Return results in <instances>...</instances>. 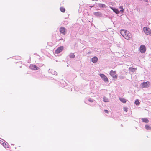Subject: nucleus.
Segmentation results:
<instances>
[{"label":"nucleus","instance_id":"13","mask_svg":"<svg viewBox=\"0 0 151 151\" xmlns=\"http://www.w3.org/2000/svg\"><path fill=\"white\" fill-rule=\"evenodd\" d=\"M93 14L99 17H101L102 16L101 13L100 12H94V13Z\"/></svg>","mask_w":151,"mask_h":151},{"label":"nucleus","instance_id":"2","mask_svg":"<svg viewBox=\"0 0 151 151\" xmlns=\"http://www.w3.org/2000/svg\"><path fill=\"white\" fill-rule=\"evenodd\" d=\"M143 30L145 34L151 36V29L147 27H144Z\"/></svg>","mask_w":151,"mask_h":151},{"label":"nucleus","instance_id":"27","mask_svg":"<svg viewBox=\"0 0 151 151\" xmlns=\"http://www.w3.org/2000/svg\"><path fill=\"white\" fill-rule=\"evenodd\" d=\"M3 143H4V142L1 140V139H0V143L2 144Z\"/></svg>","mask_w":151,"mask_h":151},{"label":"nucleus","instance_id":"19","mask_svg":"<svg viewBox=\"0 0 151 151\" xmlns=\"http://www.w3.org/2000/svg\"><path fill=\"white\" fill-rule=\"evenodd\" d=\"M119 8L121 9L119 11L121 13H123L124 12V9L123 8V6H120L119 7Z\"/></svg>","mask_w":151,"mask_h":151},{"label":"nucleus","instance_id":"20","mask_svg":"<svg viewBox=\"0 0 151 151\" xmlns=\"http://www.w3.org/2000/svg\"><path fill=\"white\" fill-rule=\"evenodd\" d=\"M103 101L105 102H109V101L108 98L104 97H103Z\"/></svg>","mask_w":151,"mask_h":151},{"label":"nucleus","instance_id":"16","mask_svg":"<svg viewBox=\"0 0 151 151\" xmlns=\"http://www.w3.org/2000/svg\"><path fill=\"white\" fill-rule=\"evenodd\" d=\"M145 127L147 130H150L151 129V127L149 125H146L145 126Z\"/></svg>","mask_w":151,"mask_h":151},{"label":"nucleus","instance_id":"26","mask_svg":"<svg viewBox=\"0 0 151 151\" xmlns=\"http://www.w3.org/2000/svg\"><path fill=\"white\" fill-rule=\"evenodd\" d=\"M88 101L90 102H93V100L92 99H88Z\"/></svg>","mask_w":151,"mask_h":151},{"label":"nucleus","instance_id":"23","mask_svg":"<svg viewBox=\"0 0 151 151\" xmlns=\"http://www.w3.org/2000/svg\"><path fill=\"white\" fill-rule=\"evenodd\" d=\"M140 102H139L138 99H136L135 101V104L137 105H138L139 104Z\"/></svg>","mask_w":151,"mask_h":151},{"label":"nucleus","instance_id":"18","mask_svg":"<svg viewBox=\"0 0 151 151\" xmlns=\"http://www.w3.org/2000/svg\"><path fill=\"white\" fill-rule=\"evenodd\" d=\"M119 100L123 103H125L126 102V100L124 98H120Z\"/></svg>","mask_w":151,"mask_h":151},{"label":"nucleus","instance_id":"4","mask_svg":"<svg viewBox=\"0 0 151 151\" xmlns=\"http://www.w3.org/2000/svg\"><path fill=\"white\" fill-rule=\"evenodd\" d=\"M109 74L113 78L115 79H117V76L116 74V71H113V70H111L110 71Z\"/></svg>","mask_w":151,"mask_h":151},{"label":"nucleus","instance_id":"22","mask_svg":"<svg viewBox=\"0 0 151 151\" xmlns=\"http://www.w3.org/2000/svg\"><path fill=\"white\" fill-rule=\"evenodd\" d=\"M70 58H73L75 57V55L73 53H71L69 55Z\"/></svg>","mask_w":151,"mask_h":151},{"label":"nucleus","instance_id":"15","mask_svg":"<svg viewBox=\"0 0 151 151\" xmlns=\"http://www.w3.org/2000/svg\"><path fill=\"white\" fill-rule=\"evenodd\" d=\"M2 145L5 148H9V145L7 142L6 143L4 142V143H3Z\"/></svg>","mask_w":151,"mask_h":151},{"label":"nucleus","instance_id":"6","mask_svg":"<svg viewBox=\"0 0 151 151\" xmlns=\"http://www.w3.org/2000/svg\"><path fill=\"white\" fill-rule=\"evenodd\" d=\"M139 50L141 53H145L146 50V47L145 45H140L139 48Z\"/></svg>","mask_w":151,"mask_h":151},{"label":"nucleus","instance_id":"17","mask_svg":"<svg viewBox=\"0 0 151 151\" xmlns=\"http://www.w3.org/2000/svg\"><path fill=\"white\" fill-rule=\"evenodd\" d=\"M141 120L143 122L146 123H148L149 122L148 119L146 118H142Z\"/></svg>","mask_w":151,"mask_h":151},{"label":"nucleus","instance_id":"7","mask_svg":"<svg viewBox=\"0 0 151 151\" xmlns=\"http://www.w3.org/2000/svg\"><path fill=\"white\" fill-rule=\"evenodd\" d=\"M63 47L61 46L58 47L55 51V53L56 54H59L63 50Z\"/></svg>","mask_w":151,"mask_h":151},{"label":"nucleus","instance_id":"14","mask_svg":"<svg viewBox=\"0 0 151 151\" xmlns=\"http://www.w3.org/2000/svg\"><path fill=\"white\" fill-rule=\"evenodd\" d=\"M98 6L100 8H106V6L105 5L102 4H99Z\"/></svg>","mask_w":151,"mask_h":151},{"label":"nucleus","instance_id":"12","mask_svg":"<svg viewBox=\"0 0 151 151\" xmlns=\"http://www.w3.org/2000/svg\"><path fill=\"white\" fill-rule=\"evenodd\" d=\"M98 60V58L96 56L94 57L91 59V61L93 63H95Z\"/></svg>","mask_w":151,"mask_h":151},{"label":"nucleus","instance_id":"21","mask_svg":"<svg viewBox=\"0 0 151 151\" xmlns=\"http://www.w3.org/2000/svg\"><path fill=\"white\" fill-rule=\"evenodd\" d=\"M136 70V69L135 68L131 67L130 68L129 70V71L132 72H134Z\"/></svg>","mask_w":151,"mask_h":151},{"label":"nucleus","instance_id":"5","mask_svg":"<svg viewBox=\"0 0 151 151\" xmlns=\"http://www.w3.org/2000/svg\"><path fill=\"white\" fill-rule=\"evenodd\" d=\"M99 75L102 79L105 82H108V79L107 77L104 74H100Z\"/></svg>","mask_w":151,"mask_h":151},{"label":"nucleus","instance_id":"10","mask_svg":"<svg viewBox=\"0 0 151 151\" xmlns=\"http://www.w3.org/2000/svg\"><path fill=\"white\" fill-rule=\"evenodd\" d=\"M31 69L34 70H37L39 69V68L37 67L36 65H31L29 67Z\"/></svg>","mask_w":151,"mask_h":151},{"label":"nucleus","instance_id":"8","mask_svg":"<svg viewBox=\"0 0 151 151\" xmlns=\"http://www.w3.org/2000/svg\"><path fill=\"white\" fill-rule=\"evenodd\" d=\"M60 33L65 35L66 33V30L65 28L63 27H61L60 28Z\"/></svg>","mask_w":151,"mask_h":151},{"label":"nucleus","instance_id":"25","mask_svg":"<svg viewBox=\"0 0 151 151\" xmlns=\"http://www.w3.org/2000/svg\"><path fill=\"white\" fill-rule=\"evenodd\" d=\"M123 109L124 111L127 112L128 111V108L127 107H124L123 108Z\"/></svg>","mask_w":151,"mask_h":151},{"label":"nucleus","instance_id":"3","mask_svg":"<svg viewBox=\"0 0 151 151\" xmlns=\"http://www.w3.org/2000/svg\"><path fill=\"white\" fill-rule=\"evenodd\" d=\"M150 83L149 81L145 82L141 84L140 86L142 88H148L150 86Z\"/></svg>","mask_w":151,"mask_h":151},{"label":"nucleus","instance_id":"24","mask_svg":"<svg viewBox=\"0 0 151 151\" xmlns=\"http://www.w3.org/2000/svg\"><path fill=\"white\" fill-rule=\"evenodd\" d=\"M60 10L63 12H64L65 11V9L63 7H61L60 8Z\"/></svg>","mask_w":151,"mask_h":151},{"label":"nucleus","instance_id":"9","mask_svg":"<svg viewBox=\"0 0 151 151\" xmlns=\"http://www.w3.org/2000/svg\"><path fill=\"white\" fill-rule=\"evenodd\" d=\"M110 8L111 9L113 12L116 14H118L120 13V11L117 8H114L110 6Z\"/></svg>","mask_w":151,"mask_h":151},{"label":"nucleus","instance_id":"11","mask_svg":"<svg viewBox=\"0 0 151 151\" xmlns=\"http://www.w3.org/2000/svg\"><path fill=\"white\" fill-rule=\"evenodd\" d=\"M49 72L50 73L54 75H57V72L53 69H49Z\"/></svg>","mask_w":151,"mask_h":151},{"label":"nucleus","instance_id":"29","mask_svg":"<svg viewBox=\"0 0 151 151\" xmlns=\"http://www.w3.org/2000/svg\"><path fill=\"white\" fill-rule=\"evenodd\" d=\"M145 2H148V0H143Z\"/></svg>","mask_w":151,"mask_h":151},{"label":"nucleus","instance_id":"28","mask_svg":"<svg viewBox=\"0 0 151 151\" xmlns=\"http://www.w3.org/2000/svg\"><path fill=\"white\" fill-rule=\"evenodd\" d=\"M104 111L106 113H108V111L107 110H104Z\"/></svg>","mask_w":151,"mask_h":151},{"label":"nucleus","instance_id":"1","mask_svg":"<svg viewBox=\"0 0 151 151\" xmlns=\"http://www.w3.org/2000/svg\"><path fill=\"white\" fill-rule=\"evenodd\" d=\"M120 33L122 36L127 40H129L132 38V35L128 31L122 29L120 30Z\"/></svg>","mask_w":151,"mask_h":151}]
</instances>
